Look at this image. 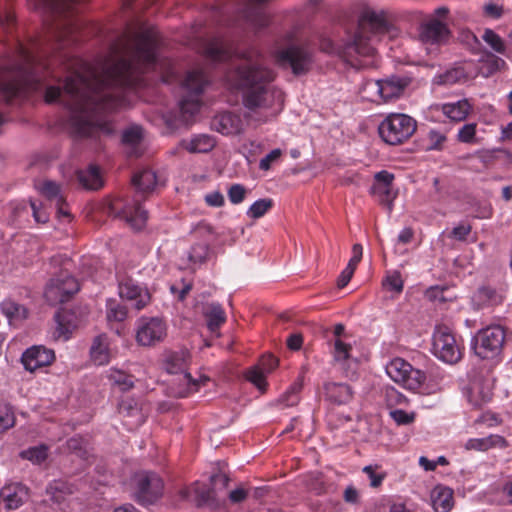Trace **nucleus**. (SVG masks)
Segmentation results:
<instances>
[{
  "instance_id": "f257e3e1",
  "label": "nucleus",
  "mask_w": 512,
  "mask_h": 512,
  "mask_svg": "<svg viewBox=\"0 0 512 512\" xmlns=\"http://www.w3.org/2000/svg\"><path fill=\"white\" fill-rule=\"evenodd\" d=\"M156 40L152 33L124 32L110 47L100 70L79 58L64 56L65 69L73 70L63 87L48 86L47 103L61 102L71 111L70 123L79 137L109 134L102 114L124 105V88L143 85V75L155 65Z\"/></svg>"
},
{
  "instance_id": "f03ea898",
  "label": "nucleus",
  "mask_w": 512,
  "mask_h": 512,
  "mask_svg": "<svg viewBox=\"0 0 512 512\" xmlns=\"http://www.w3.org/2000/svg\"><path fill=\"white\" fill-rule=\"evenodd\" d=\"M275 78V72L253 50L243 52L224 75L230 90L243 92L242 102L247 109L271 110L272 115L278 114L284 105L283 92L270 86Z\"/></svg>"
},
{
  "instance_id": "7ed1b4c3",
  "label": "nucleus",
  "mask_w": 512,
  "mask_h": 512,
  "mask_svg": "<svg viewBox=\"0 0 512 512\" xmlns=\"http://www.w3.org/2000/svg\"><path fill=\"white\" fill-rule=\"evenodd\" d=\"M391 23L384 11L377 12L366 8L358 19L355 33L343 45H335L330 40H324L321 44L322 50L329 53H336L348 63H353L355 55L370 57L375 53L372 44L373 38L390 31Z\"/></svg>"
},
{
  "instance_id": "20e7f679",
  "label": "nucleus",
  "mask_w": 512,
  "mask_h": 512,
  "mask_svg": "<svg viewBox=\"0 0 512 512\" xmlns=\"http://www.w3.org/2000/svg\"><path fill=\"white\" fill-rule=\"evenodd\" d=\"M17 63L0 68V95L6 104L24 98L35 81L33 67L36 62L34 52L17 42Z\"/></svg>"
},
{
  "instance_id": "39448f33",
  "label": "nucleus",
  "mask_w": 512,
  "mask_h": 512,
  "mask_svg": "<svg viewBox=\"0 0 512 512\" xmlns=\"http://www.w3.org/2000/svg\"><path fill=\"white\" fill-rule=\"evenodd\" d=\"M157 177L151 169H144L135 174L132 183L137 192L131 201L122 197H115L106 204L105 211L108 215L124 219L133 228L141 229L148 218V213L141 207V201L144 200V193L154 189Z\"/></svg>"
},
{
  "instance_id": "423d86ee",
  "label": "nucleus",
  "mask_w": 512,
  "mask_h": 512,
  "mask_svg": "<svg viewBox=\"0 0 512 512\" xmlns=\"http://www.w3.org/2000/svg\"><path fill=\"white\" fill-rule=\"evenodd\" d=\"M33 9L55 17L71 18L75 15L81 0H27ZM16 24L12 0H0V26L10 33Z\"/></svg>"
},
{
  "instance_id": "0eeeda50",
  "label": "nucleus",
  "mask_w": 512,
  "mask_h": 512,
  "mask_svg": "<svg viewBox=\"0 0 512 512\" xmlns=\"http://www.w3.org/2000/svg\"><path fill=\"white\" fill-rule=\"evenodd\" d=\"M189 353L187 351L172 352L166 356L165 369L170 374L183 373L178 386H171L172 393L175 397L185 398L199 390L202 385L208 381V377H201L195 380L187 372Z\"/></svg>"
},
{
  "instance_id": "6e6552de",
  "label": "nucleus",
  "mask_w": 512,
  "mask_h": 512,
  "mask_svg": "<svg viewBox=\"0 0 512 512\" xmlns=\"http://www.w3.org/2000/svg\"><path fill=\"white\" fill-rule=\"evenodd\" d=\"M416 129L417 122L409 115L391 113L380 123L378 133L385 143L397 146L407 142Z\"/></svg>"
},
{
  "instance_id": "1a4fd4ad",
  "label": "nucleus",
  "mask_w": 512,
  "mask_h": 512,
  "mask_svg": "<svg viewBox=\"0 0 512 512\" xmlns=\"http://www.w3.org/2000/svg\"><path fill=\"white\" fill-rule=\"evenodd\" d=\"M210 78L202 68H195L187 72L182 83L188 94L180 101L182 114L193 116L201 107V95L210 84Z\"/></svg>"
},
{
  "instance_id": "9d476101",
  "label": "nucleus",
  "mask_w": 512,
  "mask_h": 512,
  "mask_svg": "<svg viewBox=\"0 0 512 512\" xmlns=\"http://www.w3.org/2000/svg\"><path fill=\"white\" fill-rule=\"evenodd\" d=\"M506 330L501 325H490L480 329L473 338L472 347L482 360L497 357L504 347Z\"/></svg>"
},
{
  "instance_id": "9b49d317",
  "label": "nucleus",
  "mask_w": 512,
  "mask_h": 512,
  "mask_svg": "<svg viewBox=\"0 0 512 512\" xmlns=\"http://www.w3.org/2000/svg\"><path fill=\"white\" fill-rule=\"evenodd\" d=\"M79 290V281L68 271L62 270L48 281L44 297L50 305H57L71 300Z\"/></svg>"
},
{
  "instance_id": "f8f14e48",
  "label": "nucleus",
  "mask_w": 512,
  "mask_h": 512,
  "mask_svg": "<svg viewBox=\"0 0 512 512\" xmlns=\"http://www.w3.org/2000/svg\"><path fill=\"white\" fill-rule=\"evenodd\" d=\"M276 62L284 68H291L295 75L309 71L313 62V52L307 45H290L275 55Z\"/></svg>"
},
{
  "instance_id": "ddd939ff",
  "label": "nucleus",
  "mask_w": 512,
  "mask_h": 512,
  "mask_svg": "<svg viewBox=\"0 0 512 512\" xmlns=\"http://www.w3.org/2000/svg\"><path fill=\"white\" fill-rule=\"evenodd\" d=\"M134 495L141 504H152L162 497L164 482L155 472L141 471L134 475Z\"/></svg>"
},
{
  "instance_id": "4468645a",
  "label": "nucleus",
  "mask_w": 512,
  "mask_h": 512,
  "mask_svg": "<svg viewBox=\"0 0 512 512\" xmlns=\"http://www.w3.org/2000/svg\"><path fill=\"white\" fill-rule=\"evenodd\" d=\"M434 355L448 364H456L463 356L462 347L447 326H438L433 334Z\"/></svg>"
},
{
  "instance_id": "2eb2a0df",
  "label": "nucleus",
  "mask_w": 512,
  "mask_h": 512,
  "mask_svg": "<svg viewBox=\"0 0 512 512\" xmlns=\"http://www.w3.org/2000/svg\"><path fill=\"white\" fill-rule=\"evenodd\" d=\"M386 372L394 382L413 391L420 389L426 380L423 371L413 368L410 363L402 358L391 360L386 366Z\"/></svg>"
},
{
  "instance_id": "dca6fc26",
  "label": "nucleus",
  "mask_w": 512,
  "mask_h": 512,
  "mask_svg": "<svg viewBox=\"0 0 512 512\" xmlns=\"http://www.w3.org/2000/svg\"><path fill=\"white\" fill-rule=\"evenodd\" d=\"M167 336V324L161 317H140L136 327V342L141 346H153Z\"/></svg>"
},
{
  "instance_id": "f3484780",
  "label": "nucleus",
  "mask_w": 512,
  "mask_h": 512,
  "mask_svg": "<svg viewBox=\"0 0 512 512\" xmlns=\"http://www.w3.org/2000/svg\"><path fill=\"white\" fill-rule=\"evenodd\" d=\"M191 233L200 242L192 245L188 258L195 264H203L210 258V242L217 239V234L210 224L203 221L199 222Z\"/></svg>"
},
{
  "instance_id": "a211bd4d",
  "label": "nucleus",
  "mask_w": 512,
  "mask_h": 512,
  "mask_svg": "<svg viewBox=\"0 0 512 512\" xmlns=\"http://www.w3.org/2000/svg\"><path fill=\"white\" fill-rule=\"evenodd\" d=\"M395 179L394 174L387 170H382L374 175V183L370 193L376 198V201L390 212L393 208V201L396 193L392 190V184Z\"/></svg>"
},
{
  "instance_id": "6ab92c4d",
  "label": "nucleus",
  "mask_w": 512,
  "mask_h": 512,
  "mask_svg": "<svg viewBox=\"0 0 512 512\" xmlns=\"http://www.w3.org/2000/svg\"><path fill=\"white\" fill-rule=\"evenodd\" d=\"M409 83L410 80L407 78L392 76L383 80L370 81L366 87L375 90L384 102H388L399 98Z\"/></svg>"
},
{
  "instance_id": "aec40b11",
  "label": "nucleus",
  "mask_w": 512,
  "mask_h": 512,
  "mask_svg": "<svg viewBox=\"0 0 512 512\" xmlns=\"http://www.w3.org/2000/svg\"><path fill=\"white\" fill-rule=\"evenodd\" d=\"M119 295L122 299L134 301L137 311L144 309L151 302V294L146 288H142L129 277L119 281Z\"/></svg>"
},
{
  "instance_id": "412c9836",
  "label": "nucleus",
  "mask_w": 512,
  "mask_h": 512,
  "mask_svg": "<svg viewBox=\"0 0 512 512\" xmlns=\"http://www.w3.org/2000/svg\"><path fill=\"white\" fill-rule=\"evenodd\" d=\"M55 360L54 350L45 346H32L28 348L21 357L25 369L34 372L39 368L50 366Z\"/></svg>"
},
{
  "instance_id": "4be33fe9",
  "label": "nucleus",
  "mask_w": 512,
  "mask_h": 512,
  "mask_svg": "<svg viewBox=\"0 0 512 512\" xmlns=\"http://www.w3.org/2000/svg\"><path fill=\"white\" fill-rule=\"evenodd\" d=\"M450 36L448 26L437 18L429 19L420 27V40L425 44L442 45L448 42Z\"/></svg>"
},
{
  "instance_id": "5701e85b",
  "label": "nucleus",
  "mask_w": 512,
  "mask_h": 512,
  "mask_svg": "<svg viewBox=\"0 0 512 512\" xmlns=\"http://www.w3.org/2000/svg\"><path fill=\"white\" fill-rule=\"evenodd\" d=\"M505 291L490 284H483L473 293L471 301L474 309L494 307L502 304Z\"/></svg>"
},
{
  "instance_id": "b1692460",
  "label": "nucleus",
  "mask_w": 512,
  "mask_h": 512,
  "mask_svg": "<svg viewBox=\"0 0 512 512\" xmlns=\"http://www.w3.org/2000/svg\"><path fill=\"white\" fill-rule=\"evenodd\" d=\"M212 128L223 135H236L242 132L243 122L240 115L223 112L216 115L211 122Z\"/></svg>"
},
{
  "instance_id": "393cba45",
  "label": "nucleus",
  "mask_w": 512,
  "mask_h": 512,
  "mask_svg": "<svg viewBox=\"0 0 512 512\" xmlns=\"http://www.w3.org/2000/svg\"><path fill=\"white\" fill-rule=\"evenodd\" d=\"M244 5V17L255 28H263L269 24V15L265 11L268 0H241Z\"/></svg>"
},
{
  "instance_id": "a878e982",
  "label": "nucleus",
  "mask_w": 512,
  "mask_h": 512,
  "mask_svg": "<svg viewBox=\"0 0 512 512\" xmlns=\"http://www.w3.org/2000/svg\"><path fill=\"white\" fill-rule=\"evenodd\" d=\"M466 395L468 401L475 408H481L492 399L493 393L488 381H485L482 378H474L469 383Z\"/></svg>"
},
{
  "instance_id": "bb28decb",
  "label": "nucleus",
  "mask_w": 512,
  "mask_h": 512,
  "mask_svg": "<svg viewBox=\"0 0 512 512\" xmlns=\"http://www.w3.org/2000/svg\"><path fill=\"white\" fill-rule=\"evenodd\" d=\"M234 53L231 41L223 37L210 39L204 46V55L212 61H225Z\"/></svg>"
},
{
  "instance_id": "cd10ccee",
  "label": "nucleus",
  "mask_w": 512,
  "mask_h": 512,
  "mask_svg": "<svg viewBox=\"0 0 512 512\" xmlns=\"http://www.w3.org/2000/svg\"><path fill=\"white\" fill-rule=\"evenodd\" d=\"M76 487L73 483L66 480L57 479L51 481L46 487V495L52 504H64L67 499L74 494Z\"/></svg>"
},
{
  "instance_id": "c85d7f7f",
  "label": "nucleus",
  "mask_w": 512,
  "mask_h": 512,
  "mask_svg": "<svg viewBox=\"0 0 512 512\" xmlns=\"http://www.w3.org/2000/svg\"><path fill=\"white\" fill-rule=\"evenodd\" d=\"M324 395L332 404L345 405L352 400L353 391L348 384L328 382L324 384Z\"/></svg>"
},
{
  "instance_id": "c756f323",
  "label": "nucleus",
  "mask_w": 512,
  "mask_h": 512,
  "mask_svg": "<svg viewBox=\"0 0 512 512\" xmlns=\"http://www.w3.org/2000/svg\"><path fill=\"white\" fill-rule=\"evenodd\" d=\"M180 146L189 153H208L216 146V140L210 135L200 134L191 139H183Z\"/></svg>"
},
{
  "instance_id": "7c9ffc66",
  "label": "nucleus",
  "mask_w": 512,
  "mask_h": 512,
  "mask_svg": "<svg viewBox=\"0 0 512 512\" xmlns=\"http://www.w3.org/2000/svg\"><path fill=\"white\" fill-rule=\"evenodd\" d=\"M431 502L435 512H449L454 505L452 489L436 486L431 492Z\"/></svg>"
},
{
  "instance_id": "2f4dec72",
  "label": "nucleus",
  "mask_w": 512,
  "mask_h": 512,
  "mask_svg": "<svg viewBox=\"0 0 512 512\" xmlns=\"http://www.w3.org/2000/svg\"><path fill=\"white\" fill-rule=\"evenodd\" d=\"M508 446L507 440L500 435H489L484 438L469 439L464 447L466 450L488 451L495 447L505 448Z\"/></svg>"
},
{
  "instance_id": "473e14b6",
  "label": "nucleus",
  "mask_w": 512,
  "mask_h": 512,
  "mask_svg": "<svg viewBox=\"0 0 512 512\" xmlns=\"http://www.w3.org/2000/svg\"><path fill=\"white\" fill-rule=\"evenodd\" d=\"M90 357L96 365H105L110 361L108 337L105 334L98 335L93 339Z\"/></svg>"
},
{
  "instance_id": "72a5a7b5",
  "label": "nucleus",
  "mask_w": 512,
  "mask_h": 512,
  "mask_svg": "<svg viewBox=\"0 0 512 512\" xmlns=\"http://www.w3.org/2000/svg\"><path fill=\"white\" fill-rule=\"evenodd\" d=\"M76 176L80 185L87 190H98L103 186L100 171L96 165H90L85 170H78Z\"/></svg>"
},
{
  "instance_id": "f704fd0d",
  "label": "nucleus",
  "mask_w": 512,
  "mask_h": 512,
  "mask_svg": "<svg viewBox=\"0 0 512 512\" xmlns=\"http://www.w3.org/2000/svg\"><path fill=\"white\" fill-rule=\"evenodd\" d=\"M472 106L468 100L464 99L456 103H448L442 106V112L451 120L460 122L469 115Z\"/></svg>"
},
{
  "instance_id": "c9c22d12",
  "label": "nucleus",
  "mask_w": 512,
  "mask_h": 512,
  "mask_svg": "<svg viewBox=\"0 0 512 512\" xmlns=\"http://www.w3.org/2000/svg\"><path fill=\"white\" fill-rule=\"evenodd\" d=\"M203 315L206 319L207 327L211 332L217 331L226 321L225 311L218 304L207 306Z\"/></svg>"
},
{
  "instance_id": "e433bc0d",
  "label": "nucleus",
  "mask_w": 512,
  "mask_h": 512,
  "mask_svg": "<svg viewBox=\"0 0 512 512\" xmlns=\"http://www.w3.org/2000/svg\"><path fill=\"white\" fill-rule=\"evenodd\" d=\"M128 316V309L125 305L115 299H109L106 303V319L110 326L113 323H122Z\"/></svg>"
},
{
  "instance_id": "4c0bfd02",
  "label": "nucleus",
  "mask_w": 512,
  "mask_h": 512,
  "mask_svg": "<svg viewBox=\"0 0 512 512\" xmlns=\"http://www.w3.org/2000/svg\"><path fill=\"white\" fill-rule=\"evenodd\" d=\"M480 72L483 76L489 77L496 73L497 71L502 70L506 66V62L494 55L493 53H486L480 59Z\"/></svg>"
},
{
  "instance_id": "58836bf2",
  "label": "nucleus",
  "mask_w": 512,
  "mask_h": 512,
  "mask_svg": "<svg viewBox=\"0 0 512 512\" xmlns=\"http://www.w3.org/2000/svg\"><path fill=\"white\" fill-rule=\"evenodd\" d=\"M107 377L111 385L117 387L121 392H127L134 388L133 375L122 370L111 369Z\"/></svg>"
},
{
  "instance_id": "ea45409f",
  "label": "nucleus",
  "mask_w": 512,
  "mask_h": 512,
  "mask_svg": "<svg viewBox=\"0 0 512 512\" xmlns=\"http://www.w3.org/2000/svg\"><path fill=\"white\" fill-rule=\"evenodd\" d=\"M49 447L45 444L30 447L20 452L22 459L28 460L35 465H40L48 458Z\"/></svg>"
},
{
  "instance_id": "a19ab883",
  "label": "nucleus",
  "mask_w": 512,
  "mask_h": 512,
  "mask_svg": "<svg viewBox=\"0 0 512 512\" xmlns=\"http://www.w3.org/2000/svg\"><path fill=\"white\" fill-rule=\"evenodd\" d=\"M57 322L56 337H63L65 340L68 339L75 328L72 322V315L68 312H59L55 315Z\"/></svg>"
},
{
  "instance_id": "79ce46f5",
  "label": "nucleus",
  "mask_w": 512,
  "mask_h": 512,
  "mask_svg": "<svg viewBox=\"0 0 512 512\" xmlns=\"http://www.w3.org/2000/svg\"><path fill=\"white\" fill-rule=\"evenodd\" d=\"M36 189L49 201H61V186L51 180H43L35 184Z\"/></svg>"
},
{
  "instance_id": "37998d69",
  "label": "nucleus",
  "mask_w": 512,
  "mask_h": 512,
  "mask_svg": "<svg viewBox=\"0 0 512 512\" xmlns=\"http://www.w3.org/2000/svg\"><path fill=\"white\" fill-rule=\"evenodd\" d=\"M4 314L11 320L21 321L28 317V309L14 301L7 300L2 303Z\"/></svg>"
},
{
  "instance_id": "c03bdc74",
  "label": "nucleus",
  "mask_w": 512,
  "mask_h": 512,
  "mask_svg": "<svg viewBox=\"0 0 512 512\" xmlns=\"http://www.w3.org/2000/svg\"><path fill=\"white\" fill-rule=\"evenodd\" d=\"M2 501L5 508L14 510L23 504V497L19 494L16 487L6 486L1 490Z\"/></svg>"
},
{
  "instance_id": "a18cd8bd",
  "label": "nucleus",
  "mask_w": 512,
  "mask_h": 512,
  "mask_svg": "<svg viewBox=\"0 0 512 512\" xmlns=\"http://www.w3.org/2000/svg\"><path fill=\"white\" fill-rule=\"evenodd\" d=\"M370 480V486L372 488H378L382 485L384 479L387 477V472L382 470L381 465H367L362 469Z\"/></svg>"
},
{
  "instance_id": "49530a36",
  "label": "nucleus",
  "mask_w": 512,
  "mask_h": 512,
  "mask_svg": "<svg viewBox=\"0 0 512 512\" xmlns=\"http://www.w3.org/2000/svg\"><path fill=\"white\" fill-rule=\"evenodd\" d=\"M273 204V200L270 198L259 199L249 207L247 215L252 219H258L264 216L273 207Z\"/></svg>"
},
{
  "instance_id": "de8ad7c7",
  "label": "nucleus",
  "mask_w": 512,
  "mask_h": 512,
  "mask_svg": "<svg viewBox=\"0 0 512 512\" xmlns=\"http://www.w3.org/2000/svg\"><path fill=\"white\" fill-rule=\"evenodd\" d=\"M15 414L8 404H0V434L9 430L15 425Z\"/></svg>"
},
{
  "instance_id": "09e8293b",
  "label": "nucleus",
  "mask_w": 512,
  "mask_h": 512,
  "mask_svg": "<svg viewBox=\"0 0 512 512\" xmlns=\"http://www.w3.org/2000/svg\"><path fill=\"white\" fill-rule=\"evenodd\" d=\"M482 38L495 52L505 53L506 46L503 39L492 29H485Z\"/></svg>"
},
{
  "instance_id": "8fccbe9b",
  "label": "nucleus",
  "mask_w": 512,
  "mask_h": 512,
  "mask_svg": "<svg viewBox=\"0 0 512 512\" xmlns=\"http://www.w3.org/2000/svg\"><path fill=\"white\" fill-rule=\"evenodd\" d=\"M302 385L295 383L293 384L279 399V401L286 407H292L298 404L300 397V391Z\"/></svg>"
},
{
  "instance_id": "3c124183",
  "label": "nucleus",
  "mask_w": 512,
  "mask_h": 512,
  "mask_svg": "<svg viewBox=\"0 0 512 512\" xmlns=\"http://www.w3.org/2000/svg\"><path fill=\"white\" fill-rule=\"evenodd\" d=\"M427 150H442L447 142L445 133L437 130H430L427 134Z\"/></svg>"
},
{
  "instance_id": "603ef678",
  "label": "nucleus",
  "mask_w": 512,
  "mask_h": 512,
  "mask_svg": "<svg viewBox=\"0 0 512 512\" xmlns=\"http://www.w3.org/2000/svg\"><path fill=\"white\" fill-rule=\"evenodd\" d=\"M476 123H468L463 125L457 135V139L461 143L472 144L476 142Z\"/></svg>"
},
{
  "instance_id": "864d4df0",
  "label": "nucleus",
  "mask_w": 512,
  "mask_h": 512,
  "mask_svg": "<svg viewBox=\"0 0 512 512\" xmlns=\"http://www.w3.org/2000/svg\"><path fill=\"white\" fill-rule=\"evenodd\" d=\"M441 80L444 84L452 85L458 82L466 81L467 75L463 68L457 67L448 70L443 75H441Z\"/></svg>"
},
{
  "instance_id": "5fc2aeb1",
  "label": "nucleus",
  "mask_w": 512,
  "mask_h": 512,
  "mask_svg": "<svg viewBox=\"0 0 512 512\" xmlns=\"http://www.w3.org/2000/svg\"><path fill=\"white\" fill-rule=\"evenodd\" d=\"M191 491L196 494L199 503L207 502L211 498V491L199 483H195L191 488L183 489L181 491L182 496L188 498Z\"/></svg>"
},
{
  "instance_id": "6e6d98bb",
  "label": "nucleus",
  "mask_w": 512,
  "mask_h": 512,
  "mask_svg": "<svg viewBox=\"0 0 512 512\" xmlns=\"http://www.w3.org/2000/svg\"><path fill=\"white\" fill-rule=\"evenodd\" d=\"M265 374L266 373L263 370H261L258 366H255L247 371L246 378L259 390H264L267 385Z\"/></svg>"
},
{
  "instance_id": "4d7b16f0",
  "label": "nucleus",
  "mask_w": 512,
  "mask_h": 512,
  "mask_svg": "<svg viewBox=\"0 0 512 512\" xmlns=\"http://www.w3.org/2000/svg\"><path fill=\"white\" fill-rule=\"evenodd\" d=\"M227 194L232 204H240L246 198L247 189L242 184H232Z\"/></svg>"
},
{
  "instance_id": "13d9d810",
  "label": "nucleus",
  "mask_w": 512,
  "mask_h": 512,
  "mask_svg": "<svg viewBox=\"0 0 512 512\" xmlns=\"http://www.w3.org/2000/svg\"><path fill=\"white\" fill-rule=\"evenodd\" d=\"M383 285L387 286L390 290H393L398 294L401 293L404 288V281L401 277V273L399 271H394L392 274L385 278Z\"/></svg>"
},
{
  "instance_id": "bf43d9fd",
  "label": "nucleus",
  "mask_w": 512,
  "mask_h": 512,
  "mask_svg": "<svg viewBox=\"0 0 512 512\" xmlns=\"http://www.w3.org/2000/svg\"><path fill=\"white\" fill-rule=\"evenodd\" d=\"M193 283L191 280L182 279L180 283H175L171 286V291L177 296L178 300H185L186 296L192 290Z\"/></svg>"
},
{
  "instance_id": "052dcab7",
  "label": "nucleus",
  "mask_w": 512,
  "mask_h": 512,
  "mask_svg": "<svg viewBox=\"0 0 512 512\" xmlns=\"http://www.w3.org/2000/svg\"><path fill=\"white\" fill-rule=\"evenodd\" d=\"M390 417L397 425H409L415 421L416 414L414 412L408 413L401 409H395L390 411Z\"/></svg>"
},
{
  "instance_id": "680f3d73",
  "label": "nucleus",
  "mask_w": 512,
  "mask_h": 512,
  "mask_svg": "<svg viewBox=\"0 0 512 512\" xmlns=\"http://www.w3.org/2000/svg\"><path fill=\"white\" fill-rule=\"evenodd\" d=\"M352 347L350 344L344 343L337 339L334 343V358L336 361H346L350 357Z\"/></svg>"
},
{
  "instance_id": "e2e57ef3",
  "label": "nucleus",
  "mask_w": 512,
  "mask_h": 512,
  "mask_svg": "<svg viewBox=\"0 0 512 512\" xmlns=\"http://www.w3.org/2000/svg\"><path fill=\"white\" fill-rule=\"evenodd\" d=\"M251 495L250 487H246L244 485H240L236 487L234 490L230 491L228 494V499L233 504H238L245 501L248 496Z\"/></svg>"
},
{
  "instance_id": "0e129e2a",
  "label": "nucleus",
  "mask_w": 512,
  "mask_h": 512,
  "mask_svg": "<svg viewBox=\"0 0 512 512\" xmlns=\"http://www.w3.org/2000/svg\"><path fill=\"white\" fill-rule=\"evenodd\" d=\"M142 139V130L139 127H132L123 132L122 142L129 145H137Z\"/></svg>"
},
{
  "instance_id": "69168bd1",
  "label": "nucleus",
  "mask_w": 512,
  "mask_h": 512,
  "mask_svg": "<svg viewBox=\"0 0 512 512\" xmlns=\"http://www.w3.org/2000/svg\"><path fill=\"white\" fill-rule=\"evenodd\" d=\"M282 156L281 149L277 148L268 153L264 158H262L259 162V168L263 171L270 170L272 164L278 161Z\"/></svg>"
},
{
  "instance_id": "338daca9",
  "label": "nucleus",
  "mask_w": 512,
  "mask_h": 512,
  "mask_svg": "<svg viewBox=\"0 0 512 512\" xmlns=\"http://www.w3.org/2000/svg\"><path fill=\"white\" fill-rule=\"evenodd\" d=\"M257 366L267 374L278 366V359L272 354H266L260 358Z\"/></svg>"
},
{
  "instance_id": "774afa93",
  "label": "nucleus",
  "mask_w": 512,
  "mask_h": 512,
  "mask_svg": "<svg viewBox=\"0 0 512 512\" xmlns=\"http://www.w3.org/2000/svg\"><path fill=\"white\" fill-rule=\"evenodd\" d=\"M471 229L472 227L470 224H459L451 231V237L459 241H464L470 234Z\"/></svg>"
}]
</instances>
